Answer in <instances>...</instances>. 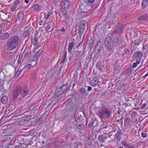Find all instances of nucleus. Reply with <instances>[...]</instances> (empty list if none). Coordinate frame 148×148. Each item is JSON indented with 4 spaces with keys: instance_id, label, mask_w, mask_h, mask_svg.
I'll list each match as a JSON object with an SVG mask.
<instances>
[{
    "instance_id": "29",
    "label": "nucleus",
    "mask_w": 148,
    "mask_h": 148,
    "mask_svg": "<svg viewBox=\"0 0 148 148\" xmlns=\"http://www.w3.org/2000/svg\"><path fill=\"white\" fill-rule=\"evenodd\" d=\"M148 4V0H143L142 3L143 8L144 9L147 6Z\"/></svg>"
},
{
    "instance_id": "59",
    "label": "nucleus",
    "mask_w": 148,
    "mask_h": 148,
    "mask_svg": "<svg viewBox=\"0 0 148 148\" xmlns=\"http://www.w3.org/2000/svg\"><path fill=\"white\" fill-rule=\"evenodd\" d=\"M86 91V90L84 88H82L80 90V92H85Z\"/></svg>"
},
{
    "instance_id": "22",
    "label": "nucleus",
    "mask_w": 148,
    "mask_h": 148,
    "mask_svg": "<svg viewBox=\"0 0 148 148\" xmlns=\"http://www.w3.org/2000/svg\"><path fill=\"white\" fill-rule=\"evenodd\" d=\"M75 45V43L73 42H70L68 48V52L69 53L71 52Z\"/></svg>"
},
{
    "instance_id": "31",
    "label": "nucleus",
    "mask_w": 148,
    "mask_h": 148,
    "mask_svg": "<svg viewBox=\"0 0 148 148\" xmlns=\"http://www.w3.org/2000/svg\"><path fill=\"white\" fill-rule=\"evenodd\" d=\"M22 71V69H20L19 67L18 69L17 70L14 75V77H17L20 75Z\"/></svg>"
},
{
    "instance_id": "14",
    "label": "nucleus",
    "mask_w": 148,
    "mask_h": 148,
    "mask_svg": "<svg viewBox=\"0 0 148 148\" xmlns=\"http://www.w3.org/2000/svg\"><path fill=\"white\" fill-rule=\"evenodd\" d=\"M70 4V1L67 0L64 1L62 2V4L66 8H69Z\"/></svg>"
},
{
    "instance_id": "48",
    "label": "nucleus",
    "mask_w": 148,
    "mask_h": 148,
    "mask_svg": "<svg viewBox=\"0 0 148 148\" xmlns=\"http://www.w3.org/2000/svg\"><path fill=\"white\" fill-rule=\"evenodd\" d=\"M6 136H8V138L11 139H12L14 138L12 134H6Z\"/></svg>"
},
{
    "instance_id": "55",
    "label": "nucleus",
    "mask_w": 148,
    "mask_h": 148,
    "mask_svg": "<svg viewBox=\"0 0 148 148\" xmlns=\"http://www.w3.org/2000/svg\"><path fill=\"white\" fill-rule=\"evenodd\" d=\"M20 94L21 96L23 97H24L27 95L26 93H20Z\"/></svg>"
},
{
    "instance_id": "52",
    "label": "nucleus",
    "mask_w": 148,
    "mask_h": 148,
    "mask_svg": "<svg viewBox=\"0 0 148 148\" xmlns=\"http://www.w3.org/2000/svg\"><path fill=\"white\" fill-rule=\"evenodd\" d=\"M77 144V143L76 141L74 142V144L75 145V147H74L73 145H71V148H77V145H76V144Z\"/></svg>"
},
{
    "instance_id": "41",
    "label": "nucleus",
    "mask_w": 148,
    "mask_h": 148,
    "mask_svg": "<svg viewBox=\"0 0 148 148\" xmlns=\"http://www.w3.org/2000/svg\"><path fill=\"white\" fill-rule=\"evenodd\" d=\"M81 51H75V54L76 57H78L80 56L81 53Z\"/></svg>"
},
{
    "instance_id": "20",
    "label": "nucleus",
    "mask_w": 148,
    "mask_h": 148,
    "mask_svg": "<svg viewBox=\"0 0 148 148\" xmlns=\"http://www.w3.org/2000/svg\"><path fill=\"white\" fill-rule=\"evenodd\" d=\"M40 51V50H38L36 53L33 56L34 60L36 61V62L38 61V60L40 56V54L39 53Z\"/></svg>"
},
{
    "instance_id": "43",
    "label": "nucleus",
    "mask_w": 148,
    "mask_h": 148,
    "mask_svg": "<svg viewBox=\"0 0 148 148\" xmlns=\"http://www.w3.org/2000/svg\"><path fill=\"white\" fill-rule=\"evenodd\" d=\"M19 93H13L12 95L13 96V99H15L18 96Z\"/></svg>"
},
{
    "instance_id": "8",
    "label": "nucleus",
    "mask_w": 148,
    "mask_h": 148,
    "mask_svg": "<svg viewBox=\"0 0 148 148\" xmlns=\"http://www.w3.org/2000/svg\"><path fill=\"white\" fill-rule=\"evenodd\" d=\"M28 92V90L27 88H25L22 90L21 88L19 86H18L16 87L15 89L14 92Z\"/></svg>"
},
{
    "instance_id": "30",
    "label": "nucleus",
    "mask_w": 148,
    "mask_h": 148,
    "mask_svg": "<svg viewBox=\"0 0 148 148\" xmlns=\"http://www.w3.org/2000/svg\"><path fill=\"white\" fill-rule=\"evenodd\" d=\"M8 100V98L5 95L3 96L1 98V101L3 104H5L7 101Z\"/></svg>"
},
{
    "instance_id": "5",
    "label": "nucleus",
    "mask_w": 148,
    "mask_h": 148,
    "mask_svg": "<svg viewBox=\"0 0 148 148\" xmlns=\"http://www.w3.org/2000/svg\"><path fill=\"white\" fill-rule=\"evenodd\" d=\"M123 29V25L121 24H118L116 26L115 29L113 32V34H116L118 35H119L122 33Z\"/></svg>"
},
{
    "instance_id": "53",
    "label": "nucleus",
    "mask_w": 148,
    "mask_h": 148,
    "mask_svg": "<svg viewBox=\"0 0 148 148\" xmlns=\"http://www.w3.org/2000/svg\"><path fill=\"white\" fill-rule=\"evenodd\" d=\"M136 58V63L137 64H139L141 62V58Z\"/></svg>"
},
{
    "instance_id": "46",
    "label": "nucleus",
    "mask_w": 148,
    "mask_h": 148,
    "mask_svg": "<svg viewBox=\"0 0 148 148\" xmlns=\"http://www.w3.org/2000/svg\"><path fill=\"white\" fill-rule=\"evenodd\" d=\"M123 105H124L125 107L127 106H131V104L130 103H123Z\"/></svg>"
},
{
    "instance_id": "25",
    "label": "nucleus",
    "mask_w": 148,
    "mask_h": 148,
    "mask_svg": "<svg viewBox=\"0 0 148 148\" xmlns=\"http://www.w3.org/2000/svg\"><path fill=\"white\" fill-rule=\"evenodd\" d=\"M5 78V75L3 73L0 74V84H3L4 82V79Z\"/></svg>"
},
{
    "instance_id": "49",
    "label": "nucleus",
    "mask_w": 148,
    "mask_h": 148,
    "mask_svg": "<svg viewBox=\"0 0 148 148\" xmlns=\"http://www.w3.org/2000/svg\"><path fill=\"white\" fill-rule=\"evenodd\" d=\"M142 137L144 138H146L147 137V134L145 132H142L141 133Z\"/></svg>"
},
{
    "instance_id": "56",
    "label": "nucleus",
    "mask_w": 148,
    "mask_h": 148,
    "mask_svg": "<svg viewBox=\"0 0 148 148\" xmlns=\"http://www.w3.org/2000/svg\"><path fill=\"white\" fill-rule=\"evenodd\" d=\"M19 2V1L18 0H16L14 2V3L15 5H17Z\"/></svg>"
},
{
    "instance_id": "38",
    "label": "nucleus",
    "mask_w": 148,
    "mask_h": 148,
    "mask_svg": "<svg viewBox=\"0 0 148 148\" xmlns=\"http://www.w3.org/2000/svg\"><path fill=\"white\" fill-rule=\"evenodd\" d=\"M30 54V52H26L24 55V58H25L27 59L28 58L29 55Z\"/></svg>"
},
{
    "instance_id": "2",
    "label": "nucleus",
    "mask_w": 148,
    "mask_h": 148,
    "mask_svg": "<svg viewBox=\"0 0 148 148\" xmlns=\"http://www.w3.org/2000/svg\"><path fill=\"white\" fill-rule=\"evenodd\" d=\"M105 46L107 49L110 51H112L113 48V43L110 37L106 38L105 41Z\"/></svg>"
},
{
    "instance_id": "36",
    "label": "nucleus",
    "mask_w": 148,
    "mask_h": 148,
    "mask_svg": "<svg viewBox=\"0 0 148 148\" xmlns=\"http://www.w3.org/2000/svg\"><path fill=\"white\" fill-rule=\"evenodd\" d=\"M92 58V55H88L87 57L86 58V63H88L91 59Z\"/></svg>"
},
{
    "instance_id": "1",
    "label": "nucleus",
    "mask_w": 148,
    "mask_h": 148,
    "mask_svg": "<svg viewBox=\"0 0 148 148\" xmlns=\"http://www.w3.org/2000/svg\"><path fill=\"white\" fill-rule=\"evenodd\" d=\"M112 113V110L110 108L104 106L101 108L98 111V116L101 119H103L106 116L110 117Z\"/></svg>"
},
{
    "instance_id": "21",
    "label": "nucleus",
    "mask_w": 148,
    "mask_h": 148,
    "mask_svg": "<svg viewBox=\"0 0 148 148\" xmlns=\"http://www.w3.org/2000/svg\"><path fill=\"white\" fill-rule=\"evenodd\" d=\"M97 68L101 71H103L104 69V65L100 62H98L97 64Z\"/></svg>"
},
{
    "instance_id": "61",
    "label": "nucleus",
    "mask_w": 148,
    "mask_h": 148,
    "mask_svg": "<svg viewBox=\"0 0 148 148\" xmlns=\"http://www.w3.org/2000/svg\"><path fill=\"white\" fill-rule=\"evenodd\" d=\"M114 56L116 57H118L120 56V54L118 53H115Z\"/></svg>"
},
{
    "instance_id": "39",
    "label": "nucleus",
    "mask_w": 148,
    "mask_h": 148,
    "mask_svg": "<svg viewBox=\"0 0 148 148\" xmlns=\"http://www.w3.org/2000/svg\"><path fill=\"white\" fill-rule=\"evenodd\" d=\"M30 117L29 116H26L25 117H24L23 118L24 121L25 122L28 121L30 119Z\"/></svg>"
},
{
    "instance_id": "3",
    "label": "nucleus",
    "mask_w": 148,
    "mask_h": 148,
    "mask_svg": "<svg viewBox=\"0 0 148 148\" xmlns=\"http://www.w3.org/2000/svg\"><path fill=\"white\" fill-rule=\"evenodd\" d=\"M130 114L132 121L136 124L138 123L139 121V119L137 112L131 111H130Z\"/></svg>"
},
{
    "instance_id": "63",
    "label": "nucleus",
    "mask_w": 148,
    "mask_h": 148,
    "mask_svg": "<svg viewBox=\"0 0 148 148\" xmlns=\"http://www.w3.org/2000/svg\"><path fill=\"white\" fill-rule=\"evenodd\" d=\"M88 91H90L92 89V87H90V86H88Z\"/></svg>"
},
{
    "instance_id": "32",
    "label": "nucleus",
    "mask_w": 148,
    "mask_h": 148,
    "mask_svg": "<svg viewBox=\"0 0 148 148\" xmlns=\"http://www.w3.org/2000/svg\"><path fill=\"white\" fill-rule=\"evenodd\" d=\"M74 110V107L72 106H68L66 108V111L67 112H72Z\"/></svg>"
},
{
    "instance_id": "18",
    "label": "nucleus",
    "mask_w": 148,
    "mask_h": 148,
    "mask_svg": "<svg viewBox=\"0 0 148 148\" xmlns=\"http://www.w3.org/2000/svg\"><path fill=\"white\" fill-rule=\"evenodd\" d=\"M122 144L126 148H135L132 145L128 144L126 143L125 140H123L122 142Z\"/></svg>"
},
{
    "instance_id": "34",
    "label": "nucleus",
    "mask_w": 148,
    "mask_h": 148,
    "mask_svg": "<svg viewBox=\"0 0 148 148\" xmlns=\"http://www.w3.org/2000/svg\"><path fill=\"white\" fill-rule=\"evenodd\" d=\"M29 32H30L28 29L26 30L23 33V36L25 38L28 37L29 35Z\"/></svg>"
},
{
    "instance_id": "57",
    "label": "nucleus",
    "mask_w": 148,
    "mask_h": 148,
    "mask_svg": "<svg viewBox=\"0 0 148 148\" xmlns=\"http://www.w3.org/2000/svg\"><path fill=\"white\" fill-rule=\"evenodd\" d=\"M88 7V5H86L84 6V8L83 9V11L84 12H87V10L86 9V8Z\"/></svg>"
},
{
    "instance_id": "37",
    "label": "nucleus",
    "mask_w": 148,
    "mask_h": 148,
    "mask_svg": "<svg viewBox=\"0 0 148 148\" xmlns=\"http://www.w3.org/2000/svg\"><path fill=\"white\" fill-rule=\"evenodd\" d=\"M63 15L67 19H68L69 18V15L68 12L66 11L63 13Z\"/></svg>"
},
{
    "instance_id": "13",
    "label": "nucleus",
    "mask_w": 148,
    "mask_h": 148,
    "mask_svg": "<svg viewBox=\"0 0 148 148\" xmlns=\"http://www.w3.org/2000/svg\"><path fill=\"white\" fill-rule=\"evenodd\" d=\"M124 125L125 126H127L129 125L131 122V119L130 118L126 116L124 118Z\"/></svg>"
},
{
    "instance_id": "58",
    "label": "nucleus",
    "mask_w": 148,
    "mask_h": 148,
    "mask_svg": "<svg viewBox=\"0 0 148 148\" xmlns=\"http://www.w3.org/2000/svg\"><path fill=\"white\" fill-rule=\"evenodd\" d=\"M60 10L63 14L66 11L63 8H61Z\"/></svg>"
},
{
    "instance_id": "47",
    "label": "nucleus",
    "mask_w": 148,
    "mask_h": 148,
    "mask_svg": "<svg viewBox=\"0 0 148 148\" xmlns=\"http://www.w3.org/2000/svg\"><path fill=\"white\" fill-rule=\"evenodd\" d=\"M36 76V71L34 72H33L32 75V78H34Z\"/></svg>"
},
{
    "instance_id": "33",
    "label": "nucleus",
    "mask_w": 148,
    "mask_h": 148,
    "mask_svg": "<svg viewBox=\"0 0 148 148\" xmlns=\"http://www.w3.org/2000/svg\"><path fill=\"white\" fill-rule=\"evenodd\" d=\"M9 36V34L7 33H5L3 36L1 37V40H5L7 39Z\"/></svg>"
},
{
    "instance_id": "11",
    "label": "nucleus",
    "mask_w": 148,
    "mask_h": 148,
    "mask_svg": "<svg viewBox=\"0 0 148 148\" xmlns=\"http://www.w3.org/2000/svg\"><path fill=\"white\" fill-rule=\"evenodd\" d=\"M123 133L122 132L121 130L119 129V130L116 134H115L116 138L119 141H120L121 139V136Z\"/></svg>"
},
{
    "instance_id": "64",
    "label": "nucleus",
    "mask_w": 148,
    "mask_h": 148,
    "mask_svg": "<svg viewBox=\"0 0 148 148\" xmlns=\"http://www.w3.org/2000/svg\"><path fill=\"white\" fill-rule=\"evenodd\" d=\"M37 42L34 41L33 43L34 45H35L37 44Z\"/></svg>"
},
{
    "instance_id": "50",
    "label": "nucleus",
    "mask_w": 148,
    "mask_h": 148,
    "mask_svg": "<svg viewBox=\"0 0 148 148\" xmlns=\"http://www.w3.org/2000/svg\"><path fill=\"white\" fill-rule=\"evenodd\" d=\"M21 58L19 56L17 61V62L18 65L21 64Z\"/></svg>"
},
{
    "instance_id": "12",
    "label": "nucleus",
    "mask_w": 148,
    "mask_h": 148,
    "mask_svg": "<svg viewBox=\"0 0 148 148\" xmlns=\"http://www.w3.org/2000/svg\"><path fill=\"white\" fill-rule=\"evenodd\" d=\"M31 8L32 10L37 12L40 10L41 8L38 5L34 4L32 6Z\"/></svg>"
},
{
    "instance_id": "4",
    "label": "nucleus",
    "mask_w": 148,
    "mask_h": 148,
    "mask_svg": "<svg viewBox=\"0 0 148 148\" xmlns=\"http://www.w3.org/2000/svg\"><path fill=\"white\" fill-rule=\"evenodd\" d=\"M6 46L7 50L11 51L16 49L18 45L8 39L6 42Z\"/></svg>"
},
{
    "instance_id": "7",
    "label": "nucleus",
    "mask_w": 148,
    "mask_h": 148,
    "mask_svg": "<svg viewBox=\"0 0 148 148\" xmlns=\"http://www.w3.org/2000/svg\"><path fill=\"white\" fill-rule=\"evenodd\" d=\"M8 40L12 41L15 44L18 45L19 42L20 40L19 37L17 35H15L12 36L10 37Z\"/></svg>"
},
{
    "instance_id": "62",
    "label": "nucleus",
    "mask_w": 148,
    "mask_h": 148,
    "mask_svg": "<svg viewBox=\"0 0 148 148\" xmlns=\"http://www.w3.org/2000/svg\"><path fill=\"white\" fill-rule=\"evenodd\" d=\"M141 113H140L141 114H145L147 113V111H144L141 112Z\"/></svg>"
},
{
    "instance_id": "44",
    "label": "nucleus",
    "mask_w": 148,
    "mask_h": 148,
    "mask_svg": "<svg viewBox=\"0 0 148 148\" xmlns=\"http://www.w3.org/2000/svg\"><path fill=\"white\" fill-rule=\"evenodd\" d=\"M16 7L17 6L16 5H14L12 6L11 8V11L13 12L16 9Z\"/></svg>"
},
{
    "instance_id": "42",
    "label": "nucleus",
    "mask_w": 148,
    "mask_h": 148,
    "mask_svg": "<svg viewBox=\"0 0 148 148\" xmlns=\"http://www.w3.org/2000/svg\"><path fill=\"white\" fill-rule=\"evenodd\" d=\"M51 25L48 24L47 25L46 27L45 28V29L46 31L47 32H48L49 31V29L51 28Z\"/></svg>"
},
{
    "instance_id": "28",
    "label": "nucleus",
    "mask_w": 148,
    "mask_h": 148,
    "mask_svg": "<svg viewBox=\"0 0 148 148\" xmlns=\"http://www.w3.org/2000/svg\"><path fill=\"white\" fill-rule=\"evenodd\" d=\"M52 13L50 12H48L47 13H45L44 14V18L45 19V21L48 19L51 16Z\"/></svg>"
},
{
    "instance_id": "60",
    "label": "nucleus",
    "mask_w": 148,
    "mask_h": 148,
    "mask_svg": "<svg viewBox=\"0 0 148 148\" xmlns=\"http://www.w3.org/2000/svg\"><path fill=\"white\" fill-rule=\"evenodd\" d=\"M146 106V104L145 103L143 104V105H141V109H143Z\"/></svg>"
},
{
    "instance_id": "45",
    "label": "nucleus",
    "mask_w": 148,
    "mask_h": 148,
    "mask_svg": "<svg viewBox=\"0 0 148 148\" xmlns=\"http://www.w3.org/2000/svg\"><path fill=\"white\" fill-rule=\"evenodd\" d=\"M31 66V64L27 63L25 66V68L27 69H29Z\"/></svg>"
},
{
    "instance_id": "24",
    "label": "nucleus",
    "mask_w": 148,
    "mask_h": 148,
    "mask_svg": "<svg viewBox=\"0 0 148 148\" xmlns=\"http://www.w3.org/2000/svg\"><path fill=\"white\" fill-rule=\"evenodd\" d=\"M134 105L135 107L140 106V98H136L134 99Z\"/></svg>"
},
{
    "instance_id": "51",
    "label": "nucleus",
    "mask_w": 148,
    "mask_h": 148,
    "mask_svg": "<svg viewBox=\"0 0 148 148\" xmlns=\"http://www.w3.org/2000/svg\"><path fill=\"white\" fill-rule=\"evenodd\" d=\"M58 30L59 31H61L63 33H64L66 31V29L64 28V27H63L62 29H58Z\"/></svg>"
},
{
    "instance_id": "19",
    "label": "nucleus",
    "mask_w": 148,
    "mask_h": 148,
    "mask_svg": "<svg viewBox=\"0 0 148 148\" xmlns=\"http://www.w3.org/2000/svg\"><path fill=\"white\" fill-rule=\"evenodd\" d=\"M133 56L135 58H141L142 57V54L140 51H138L135 52L133 54Z\"/></svg>"
},
{
    "instance_id": "26",
    "label": "nucleus",
    "mask_w": 148,
    "mask_h": 148,
    "mask_svg": "<svg viewBox=\"0 0 148 148\" xmlns=\"http://www.w3.org/2000/svg\"><path fill=\"white\" fill-rule=\"evenodd\" d=\"M24 13L23 11H19L18 14V16L20 20L22 21L23 18Z\"/></svg>"
},
{
    "instance_id": "40",
    "label": "nucleus",
    "mask_w": 148,
    "mask_h": 148,
    "mask_svg": "<svg viewBox=\"0 0 148 148\" xmlns=\"http://www.w3.org/2000/svg\"><path fill=\"white\" fill-rule=\"evenodd\" d=\"M119 67V65L117 63L115 64L114 66V69L115 70V71L117 70Z\"/></svg>"
},
{
    "instance_id": "35",
    "label": "nucleus",
    "mask_w": 148,
    "mask_h": 148,
    "mask_svg": "<svg viewBox=\"0 0 148 148\" xmlns=\"http://www.w3.org/2000/svg\"><path fill=\"white\" fill-rule=\"evenodd\" d=\"M142 40L139 39H136L134 41V44L136 45H139Z\"/></svg>"
},
{
    "instance_id": "23",
    "label": "nucleus",
    "mask_w": 148,
    "mask_h": 148,
    "mask_svg": "<svg viewBox=\"0 0 148 148\" xmlns=\"http://www.w3.org/2000/svg\"><path fill=\"white\" fill-rule=\"evenodd\" d=\"M138 19L139 21L143 20H148V15L145 14L138 17Z\"/></svg>"
},
{
    "instance_id": "6",
    "label": "nucleus",
    "mask_w": 148,
    "mask_h": 148,
    "mask_svg": "<svg viewBox=\"0 0 148 148\" xmlns=\"http://www.w3.org/2000/svg\"><path fill=\"white\" fill-rule=\"evenodd\" d=\"M86 21L85 20L82 21L79 23V34H82L85 29Z\"/></svg>"
},
{
    "instance_id": "10",
    "label": "nucleus",
    "mask_w": 148,
    "mask_h": 148,
    "mask_svg": "<svg viewBox=\"0 0 148 148\" xmlns=\"http://www.w3.org/2000/svg\"><path fill=\"white\" fill-rule=\"evenodd\" d=\"M68 84H65L63 85L60 88V92H67L68 91L69 88L68 87Z\"/></svg>"
},
{
    "instance_id": "17",
    "label": "nucleus",
    "mask_w": 148,
    "mask_h": 148,
    "mask_svg": "<svg viewBox=\"0 0 148 148\" xmlns=\"http://www.w3.org/2000/svg\"><path fill=\"white\" fill-rule=\"evenodd\" d=\"M121 42V39L120 38H117L114 39L113 44L115 45L118 46L120 45Z\"/></svg>"
},
{
    "instance_id": "15",
    "label": "nucleus",
    "mask_w": 148,
    "mask_h": 148,
    "mask_svg": "<svg viewBox=\"0 0 148 148\" xmlns=\"http://www.w3.org/2000/svg\"><path fill=\"white\" fill-rule=\"evenodd\" d=\"M107 137L104 134L100 135L98 137L99 140L102 143L105 142V140L106 139Z\"/></svg>"
},
{
    "instance_id": "9",
    "label": "nucleus",
    "mask_w": 148,
    "mask_h": 148,
    "mask_svg": "<svg viewBox=\"0 0 148 148\" xmlns=\"http://www.w3.org/2000/svg\"><path fill=\"white\" fill-rule=\"evenodd\" d=\"M97 121L95 118H93L90 120V123L88 125L89 127L91 128L93 127H95L97 124Z\"/></svg>"
},
{
    "instance_id": "27",
    "label": "nucleus",
    "mask_w": 148,
    "mask_h": 148,
    "mask_svg": "<svg viewBox=\"0 0 148 148\" xmlns=\"http://www.w3.org/2000/svg\"><path fill=\"white\" fill-rule=\"evenodd\" d=\"M85 128V125L83 124H81L78 125L76 127V128L79 131H82Z\"/></svg>"
},
{
    "instance_id": "16",
    "label": "nucleus",
    "mask_w": 148,
    "mask_h": 148,
    "mask_svg": "<svg viewBox=\"0 0 148 148\" xmlns=\"http://www.w3.org/2000/svg\"><path fill=\"white\" fill-rule=\"evenodd\" d=\"M98 77L97 76H95L92 81V85L93 86H95L98 84Z\"/></svg>"
},
{
    "instance_id": "54",
    "label": "nucleus",
    "mask_w": 148,
    "mask_h": 148,
    "mask_svg": "<svg viewBox=\"0 0 148 148\" xmlns=\"http://www.w3.org/2000/svg\"><path fill=\"white\" fill-rule=\"evenodd\" d=\"M138 64L134 62L133 64L132 68H136Z\"/></svg>"
}]
</instances>
